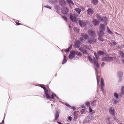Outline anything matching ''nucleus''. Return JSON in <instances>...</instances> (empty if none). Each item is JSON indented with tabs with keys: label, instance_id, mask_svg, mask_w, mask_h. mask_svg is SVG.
<instances>
[{
	"label": "nucleus",
	"instance_id": "f257e3e1",
	"mask_svg": "<svg viewBox=\"0 0 124 124\" xmlns=\"http://www.w3.org/2000/svg\"><path fill=\"white\" fill-rule=\"evenodd\" d=\"M86 49L89 50H90L89 48L87 45H82L81 47L79 48V50L83 54H88V53L86 50Z\"/></svg>",
	"mask_w": 124,
	"mask_h": 124
},
{
	"label": "nucleus",
	"instance_id": "f03ea898",
	"mask_svg": "<svg viewBox=\"0 0 124 124\" xmlns=\"http://www.w3.org/2000/svg\"><path fill=\"white\" fill-rule=\"evenodd\" d=\"M113 60V58L111 57H104L101 58V60L102 61L109 62Z\"/></svg>",
	"mask_w": 124,
	"mask_h": 124
},
{
	"label": "nucleus",
	"instance_id": "7ed1b4c3",
	"mask_svg": "<svg viewBox=\"0 0 124 124\" xmlns=\"http://www.w3.org/2000/svg\"><path fill=\"white\" fill-rule=\"evenodd\" d=\"M40 87L44 90L46 97L47 98H49L50 96L48 94V91L47 89L46 88L45 86L42 85H41Z\"/></svg>",
	"mask_w": 124,
	"mask_h": 124
},
{
	"label": "nucleus",
	"instance_id": "20e7f679",
	"mask_svg": "<svg viewBox=\"0 0 124 124\" xmlns=\"http://www.w3.org/2000/svg\"><path fill=\"white\" fill-rule=\"evenodd\" d=\"M88 33L90 36L93 37L95 35V31L93 30L89 29L88 31Z\"/></svg>",
	"mask_w": 124,
	"mask_h": 124
},
{
	"label": "nucleus",
	"instance_id": "39448f33",
	"mask_svg": "<svg viewBox=\"0 0 124 124\" xmlns=\"http://www.w3.org/2000/svg\"><path fill=\"white\" fill-rule=\"evenodd\" d=\"M79 25L81 27H83L85 26L87 23L86 21H85L84 22L79 20L78 22Z\"/></svg>",
	"mask_w": 124,
	"mask_h": 124
},
{
	"label": "nucleus",
	"instance_id": "423d86ee",
	"mask_svg": "<svg viewBox=\"0 0 124 124\" xmlns=\"http://www.w3.org/2000/svg\"><path fill=\"white\" fill-rule=\"evenodd\" d=\"M69 11V9L67 7H64L63 9H62L61 12L62 14L64 15L67 14Z\"/></svg>",
	"mask_w": 124,
	"mask_h": 124
},
{
	"label": "nucleus",
	"instance_id": "0eeeda50",
	"mask_svg": "<svg viewBox=\"0 0 124 124\" xmlns=\"http://www.w3.org/2000/svg\"><path fill=\"white\" fill-rule=\"evenodd\" d=\"M70 19L72 21L75 23H76L77 22L78 20L76 16H73L71 15H70Z\"/></svg>",
	"mask_w": 124,
	"mask_h": 124
},
{
	"label": "nucleus",
	"instance_id": "6e6552de",
	"mask_svg": "<svg viewBox=\"0 0 124 124\" xmlns=\"http://www.w3.org/2000/svg\"><path fill=\"white\" fill-rule=\"evenodd\" d=\"M96 39L95 38L90 39L88 41V43L90 44H93L95 43L96 42Z\"/></svg>",
	"mask_w": 124,
	"mask_h": 124
},
{
	"label": "nucleus",
	"instance_id": "1a4fd4ad",
	"mask_svg": "<svg viewBox=\"0 0 124 124\" xmlns=\"http://www.w3.org/2000/svg\"><path fill=\"white\" fill-rule=\"evenodd\" d=\"M92 23L94 26H97L100 24L99 21L96 19L93 20Z\"/></svg>",
	"mask_w": 124,
	"mask_h": 124
},
{
	"label": "nucleus",
	"instance_id": "9d476101",
	"mask_svg": "<svg viewBox=\"0 0 124 124\" xmlns=\"http://www.w3.org/2000/svg\"><path fill=\"white\" fill-rule=\"evenodd\" d=\"M74 53V51H73L70 52V54L69 56V57L70 59H72L73 58L75 57V55Z\"/></svg>",
	"mask_w": 124,
	"mask_h": 124
},
{
	"label": "nucleus",
	"instance_id": "9b49d317",
	"mask_svg": "<svg viewBox=\"0 0 124 124\" xmlns=\"http://www.w3.org/2000/svg\"><path fill=\"white\" fill-rule=\"evenodd\" d=\"M87 14L88 15H91L93 14L94 12L91 8H89L87 11Z\"/></svg>",
	"mask_w": 124,
	"mask_h": 124
},
{
	"label": "nucleus",
	"instance_id": "f8f14e48",
	"mask_svg": "<svg viewBox=\"0 0 124 124\" xmlns=\"http://www.w3.org/2000/svg\"><path fill=\"white\" fill-rule=\"evenodd\" d=\"M123 73L121 71H119L118 73V77L120 80L119 82H120L122 80L121 78L123 76Z\"/></svg>",
	"mask_w": 124,
	"mask_h": 124
},
{
	"label": "nucleus",
	"instance_id": "ddd939ff",
	"mask_svg": "<svg viewBox=\"0 0 124 124\" xmlns=\"http://www.w3.org/2000/svg\"><path fill=\"white\" fill-rule=\"evenodd\" d=\"M81 35L82 37L85 39H88V36L85 33H82L81 34Z\"/></svg>",
	"mask_w": 124,
	"mask_h": 124
},
{
	"label": "nucleus",
	"instance_id": "4468645a",
	"mask_svg": "<svg viewBox=\"0 0 124 124\" xmlns=\"http://www.w3.org/2000/svg\"><path fill=\"white\" fill-rule=\"evenodd\" d=\"M96 17L99 20L103 22L104 21L102 17L98 14H96Z\"/></svg>",
	"mask_w": 124,
	"mask_h": 124
},
{
	"label": "nucleus",
	"instance_id": "2eb2a0df",
	"mask_svg": "<svg viewBox=\"0 0 124 124\" xmlns=\"http://www.w3.org/2000/svg\"><path fill=\"white\" fill-rule=\"evenodd\" d=\"M110 113L111 115H114L115 114V110L112 107L110 108L109 110Z\"/></svg>",
	"mask_w": 124,
	"mask_h": 124
},
{
	"label": "nucleus",
	"instance_id": "dca6fc26",
	"mask_svg": "<svg viewBox=\"0 0 124 124\" xmlns=\"http://www.w3.org/2000/svg\"><path fill=\"white\" fill-rule=\"evenodd\" d=\"M99 29L100 30L104 31H105V28L104 25L102 23L101 24L100 27Z\"/></svg>",
	"mask_w": 124,
	"mask_h": 124
},
{
	"label": "nucleus",
	"instance_id": "f3484780",
	"mask_svg": "<svg viewBox=\"0 0 124 124\" xmlns=\"http://www.w3.org/2000/svg\"><path fill=\"white\" fill-rule=\"evenodd\" d=\"M104 31L100 30L99 33V36L102 38L104 35Z\"/></svg>",
	"mask_w": 124,
	"mask_h": 124
},
{
	"label": "nucleus",
	"instance_id": "a211bd4d",
	"mask_svg": "<svg viewBox=\"0 0 124 124\" xmlns=\"http://www.w3.org/2000/svg\"><path fill=\"white\" fill-rule=\"evenodd\" d=\"M59 116V113L58 111L56 110V113L55 115V119L56 120L57 119Z\"/></svg>",
	"mask_w": 124,
	"mask_h": 124
},
{
	"label": "nucleus",
	"instance_id": "6ab92c4d",
	"mask_svg": "<svg viewBox=\"0 0 124 124\" xmlns=\"http://www.w3.org/2000/svg\"><path fill=\"white\" fill-rule=\"evenodd\" d=\"M95 73H96V78L97 80V84H98L99 83V81L98 78V73H97V70L96 68H95Z\"/></svg>",
	"mask_w": 124,
	"mask_h": 124
},
{
	"label": "nucleus",
	"instance_id": "aec40b11",
	"mask_svg": "<svg viewBox=\"0 0 124 124\" xmlns=\"http://www.w3.org/2000/svg\"><path fill=\"white\" fill-rule=\"evenodd\" d=\"M97 53L100 56L104 55L105 54L104 53V52L102 51H99Z\"/></svg>",
	"mask_w": 124,
	"mask_h": 124
},
{
	"label": "nucleus",
	"instance_id": "412c9836",
	"mask_svg": "<svg viewBox=\"0 0 124 124\" xmlns=\"http://www.w3.org/2000/svg\"><path fill=\"white\" fill-rule=\"evenodd\" d=\"M75 45L76 47L78 48L80 46V42L79 41L75 43Z\"/></svg>",
	"mask_w": 124,
	"mask_h": 124
},
{
	"label": "nucleus",
	"instance_id": "4be33fe9",
	"mask_svg": "<svg viewBox=\"0 0 124 124\" xmlns=\"http://www.w3.org/2000/svg\"><path fill=\"white\" fill-rule=\"evenodd\" d=\"M74 52L75 55V54H76L78 56H81L82 55V54L79 52L78 51L76 52L74 51Z\"/></svg>",
	"mask_w": 124,
	"mask_h": 124
},
{
	"label": "nucleus",
	"instance_id": "5701e85b",
	"mask_svg": "<svg viewBox=\"0 0 124 124\" xmlns=\"http://www.w3.org/2000/svg\"><path fill=\"white\" fill-rule=\"evenodd\" d=\"M91 2H92L94 5H96L97 4L98 0H92Z\"/></svg>",
	"mask_w": 124,
	"mask_h": 124
},
{
	"label": "nucleus",
	"instance_id": "b1692460",
	"mask_svg": "<svg viewBox=\"0 0 124 124\" xmlns=\"http://www.w3.org/2000/svg\"><path fill=\"white\" fill-rule=\"evenodd\" d=\"M75 10L76 11V12L78 13V14H79L80 12H81V10L78 8H75Z\"/></svg>",
	"mask_w": 124,
	"mask_h": 124
},
{
	"label": "nucleus",
	"instance_id": "393cba45",
	"mask_svg": "<svg viewBox=\"0 0 124 124\" xmlns=\"http://www.w3.org/2000/svg\"><path fill=\"white\" fill-rule=\"evenodd\" d=\"M104 85V80L102 78H101V87L103 86Z\"/></svg>",
	"mask_w": 124,
	"mask_h": 124
},
{
	"label": "nucleus",
	"instance_id": "a878e982",
	"mask_svg": "<svg viewBox=\"0 0 124 124\" xmlns=\"http://www.w3.org/2000/svg\"><path fill=\"white\" fill-rule=\"evenodd\" d=\"M107 30L109 34H113L112 32L108 27H107Z\"/></svg>",
	"mask_w": 124,
	"mask_h": 124
},
{
	"label": "nucleus",
	"instance_id": "bb28decb",
	"mask_svg": "<svg viewBox=\"0 0 124 124\" xmlns=\"http://www.w3.org/2000/svg\"><path fill=\"white\" fill-rule=\"evenodd\" d=\"M67 3L69 4H71L72 5H74V4L73 2L71 0H67Z\"/></svg>",
	"mask_w": 124,
	"mask_h": 124
},
{
	"label": "nucleus",
	"instance_id": "cd10ccee",
	"mask_svg": "<svg viewBox=\"0 0 124 124\" xmlns=\"http://www.w3.org/2000/svg\"><path fill=\"white\" fill-rule=\"evenodd\" d=\"M57 0H50L49 2L52 3H54L57 2Z\"/></svg>",
	"mask_w": 124,
	"mask_h": 124
},
{
	"label": "nucleus",
	"instance_id": "c85d7f7f",
	"mask_svg": "<svg viewBox=\"0 0 124 124\" xmlns=\"http://www.w3.org/2000/svg\"><path fill=\"white\" fill-rule=\"evenodd\" d=\"M98 62V61H96V62H94V66H96L98 68H99V65Z\"/></svg>",
	"mask_w": 124,
	"mask_h": 124
},
{
	"label": "nucleus",
	"instance_id": "c756f323",
	"mask_svg": "<svg viewBox=\"0 0 124 124\" xmlns=\"http://www.w3.org/2000/svg\"><path fill=\"white\" fill-rule=\"evenodd\" d=\"M66 56L65 55L64 56V59L63 60L62 62V64H63L65 63L67 61V60L66 59Z\"/></svg>",
	"mask_w": 124,
	"mask_h": 124
},
{
	"label": "nucleus",
	"instance_id": "7c9ffc66",
	"mask_svg": "<svg viewBox=\"0 0 124 124\" xmlns=\"http://www.w3.org/2000/svg\"><path fill=\"white\" fill-rule=\"evenodd\" d=\"M119 54H120L122 58H124V54L121 51L119 52Z\"/></svg>",
	"mask_w": 124,
	"mask_h": 124
},
{
	"label": "nucleus",
	"instance_id": "2f4dec72",
	"mask_svg": "<svg viewBox=\"0 0 124 124\" xmlns=\"http://www.w3.org/2000/svg\"><path fill=\"white\" fill-rule=\"evenodd\" d=\"M61 6H63L64 5H65L66 4L64 0H62L61 1Z\"/></svg>",
	"mask_w": 124,
	"mask_h": 124
},
{
	"label": "nucleus",
	"instance_id": "473e14b6",
	"mask_svg": "<svg viewBox=\"0 0 124 124\" xmlns=\"http://www.w3.org/2000/svg\"><path fill=\"white\" fill-rule=\"evenodd\" d=\"M87 58L89 59V61H90L92 63L93 62L92 59L90 57V56H88Z\"/></svg>",
	"mask_w": 124,
	"mask_h": 124
},
{
	"label": "nucleus",
	"instance_id": "72a5a7b5",
	"mask_svg": "<svg viewBox=\"0 0 124 124\" xmlns=\"http://www.w3.org/2000/svg\"><path fill=\"white\" fill-rule=\"evenodd\" d=\"M94 55L95 57L96 58L97 60L99 58V56L98 54L95 52L94 53Z\"/></svg>",
	"mask_w": 124,
	"mask_h": 124
},
{
	"label": "nucleus",
	"instance_id": "f704fd0d",
	"mask_svg": "<svg viewBox=\"0 0 124 124\" xmlns=\"http://www.w3.org/2000/svg\"><path fill=\"white\" fill-rule=\"evenodd\" d=\"M54 8L57 10H58L59 9V6L58 5H55L54 6Z\"/></svg>",
	"mask_w": 124,
	"mask_h": 124
},
{
	"label": "nucleus",
	"instance_id": "c9c22d12",
	"mask_svg": "<svg viewBox=\"0 0 124 124\" xmlns=\"http://www.w3.org/2000/svg\"><path fill=\"white\" fill-rule=\"evenodd\" d=\"M96 100H94L91 103V105L93 106H95V105Z\"/></svg>",
	"mask_w": 124,
	"mask_h": 124
},
{
	"label": "nucleus",
	"instance_id": "e433bc0d",
	"mask_svg": "<svg viewBox=\"0 0 124 124\" xmlns=\"http://www.w3.org/2000/svg\"><path fill=\"white\" fill-rule=\"evenodd\" d=\"M98 40L100 41H103L104 40V39L103 38H101L100 37H99L98 38Z\"/></svg>",
	"mask_w": 124,
	"mask_h": 124
},
{
	"label": "nucleus",
	"instance_id": "4c0bfd02",
	"mask_svg": "<svg viewBox=\"0 0 124 124\" xmlns=\"http://www.w3.org/2000/svg\"><path fill=\"white\" fill-rule=\"evenodd\" d=\"M104 18H105V19H104V24H105L106 25L107 24V19H106V17H104Z\"/></svg>",
	"mask_w": 124,
	"mask_h": 124
},
{
	"label": "nucleus",
	"instance_id": "58836bf2",
	"mask_svg": "<svg viewBox=\"0 0 124 124\" xmlns=\"http://www.w3.org/2000/svg\"><path fill=\"white\" fill-rule=\"evenodd\" d=\"M122 93H121V95H122L123 94H124V87H123L122 89L121 90Z\"/></svg>",
	"mask_w": 124,
	"mask_h": 124
},
{
	"label": "nucleus",
	"instance_id": "ea45409f",
	"mask_svg": "<svg viewBox=\"0 0 124 124\" xmlns=\"http://www.w3.org/2000/svg\"><path fill=\"white\" fill-rule=\"evenodd\" d=\"M111 44L112 45L114 46L116 45V44L117 43L116 42H111Z\"/></svg>",
	"mask_w": 124,
	"mask_h": 124
},
{
	"label": "nucleus",
	"instance_id": "a19ab883",
	"mask_svg": "<svg viewBox=\"0 0 124 124\" xmlns=\"http://www.w3.org/2000/svg\"><path fill=\"white\" fill-rule=\"evenodd\" d=\"M93 61V63L95 62L96 61H98V60H96L95 57H93V58L92 59Z\"/></svg>",
	"mask_w": 124,
	"mask_h": 124
},
{
	"label": "nucleus",
	"instance_id": "79ce46f5",
	"mask_svg": "<svg viewBox=\"0 0 124 124\" xmlns=\"http://www.w3.org/2000/svg\"><path fill=\"white\" fill-rule=\"evenodd\" d=\"M114 95L115 97H116V98H118V94L116 93H115L114 94Z\"/></svg>",
	"mask_w": 124,
	"mask_h": 124
},
{
	"label": "nucleus",
	"instance_id": "37998d69",
	"mask_svg": "<svg viewBox=\"0 0 124 124\" xmlns=\"http://www.w3.org/2000/svg\"><path fill=\"white\" fill-rule=\"evenodd\" d=\"M62 17L64 19L65 21H66L67 20V18L66 17L64 16H62Z\"/></svg>",
	"mask_w": 124,
	"mask_h": 124
},
{
	"label": "nucleus",
	"instance_id": "c03bdc74",
	"mask_svg": "<svg viewBox=\"0 0 124 124\" xmlns=\"http://www.w3.org/2000/svg\"><path fill=\"white\" fill-rule=\"evenodd\" d=\"M90 103L89 102H86L85 103V104L88 107H89L90 106Z\"/></svg>",
	"mask_w": 124,
	"mask_h": 124
},
{
	"label": "nucleus",
	"instance_id": "a18cd8bd",
	"mask_svg": "<svg viewBox=\"0 0 124 124\" xmlns=\"http://www.w3.org/2000/svg\"><path fill=\"white\" fill-rule=\"evenodd\" d=\"M79 40L80 41H81V42H83L84 40L83 38L82 37H81L80 38Z\"/></svg>",
	"mask_w": 124,
	"mask_h": 124
},
{
	"label": "nucleus",
	"instance_id": "49530a36",
	"mask_svg": "<svg viewBox=\"0 0 124 124\" xmlns=\"http://www.w3.org/2000/svg\"><path fill=\"white\" fill-rule=\"evenodd\" d=\"M45 7L47 8H49L50 9H51V7L50 6H49L47 5L46 6H45Z\"/></svg>",
	"mask_w": 124,
	"mask_h": 124
},
{
	"label": "nucleus",
	"instance_id": "de8ad7c7",
	"mask_svg": "<svg viewBox=\"0 0 124 124\" xmlns=\"http://www.w3.org/2000/svg\"><path fill=\"white\" fill-rule=\"evenodd\" d=\"M47 99H50V98H51V99H54V96L53 95V94L52 95H51V97H50H50H49V98H47Z\"/></svg>",
	"mask_w": 124,
	"mask_h": 124
},
{
	"label": "nucleus",
	"instance_id": "09e8293b",
	"mask_svg": "<svg viewBox=\"0 0 124 124\" xmlns=\"http://www.w3.org/2000/svg\"><path fill=\"white\" fill-rule=\"evenodd\" d=\"M89 110L90 112H92L93 111L92 109L90 108V107H89Z\"/></svg>",
	"mask_w": 124,
	"mask_h": 124
},
{
	"label": "nucleus",
	"instance_id": "8fccbe9b",
	"mask_svg": "<svg viewBox=\"0 0 124 124\" xmlns=\"http://www.w3.org/2000/svg\"><path fill=\"white\" fill-rule=\"evenodd\" d=\"M68 119L69 120H70V121H71V120L72 118L70 116H69L68 117Z\"/></svg>",
	"mask_w": 124,
	"mask_h": 124
},
{
	"label": "nucleus",
	"instance_id": "3c124183",
	"mask_svg": "<svg viewBox=\"0 0 124 124\" xmlns=\"http://www.w3.org/2000/svg\"><path fill=\"white\" fill-rule=\"evenodd\" d=\"M105 63L104 62H102L101 64V66L102 67H103L105 65Z\"/></svg>",
	"mask_w": 124,
	"mask_h": 124
},
{
	"label": "nucleus",
	"instance_id": "603ef678",
	"mask_svg": "<svg viewBox=\"0 0 124 124\" xmlns=\"http://www.w3.org/2000/svg\"><path fill=\"white\" fill-rule=\"evenodd\" d=\"M118 103V102L116 100H115L114 101V103L115 104H116L117 103Z\"/></svg>",
	"mask_w": 124,
	"mask_h": 124
},
{
	"label": "nucleus",
	"instance_id": "864d4df0",
	"mask_svg": "<svg viewBox=\"0 0 124 124\" xmlns=\"http://www.w3.org/2000/svg\"><path fill=\"white\" fill-rule=\"evenodd\" d=\"M76 112H74V113L73 114V115L74 116V118H75V117H77V116H76L75 115H76Z\"/></svg>",
	"mask_w": 124,
	"mask_h": 124
},
{
	"label": "nucleus",
	"instance_id": "5fc2aeb1",
	"mask_svg": "<svg viewBox=\"0 0 124 124\" xmlns=\"http://www.w3.org/2000/svg\"><path fill=\"white\" fill-rule=\"evenodd\" d=\"M84 111V109H82L81 110L80 112L81 113H83V112Z\"/></svg>",
	"mask_w": 124,
	"mask_h": 124
},
{
	"label": "nucleus",
	"instance_id": "6e6d98bb",
	"mask_svg": "<svg viewBox=\"0 0 124 124\" xmlns=\"http://www.w3.org/2000/svg\"><path fill=\"white\" fill-rule=\"evenodd\" d=\"M71 107L73 110H75L76 109V108L74 107Z\"/></svg>",
	"mask_w": 124,
	"mask_h": 124
},
{
	"label": "nucleus",
	"instance_id": "4d7b16f0",
	"mask_svg": "<svg viewBox=\"0 0 124 124\" xmlns=\"http://www.w3.org/2000/svg\"><path fill=\"white\" fill-rule=\"evenodd\" d=\"M64 51L65 52H66V53H67L68 52H69V50H68V49L66 50H65Z\"/></svg>",
	"mask_w": 124,
	"mask_h": 124
},
{
	"label": "nucleus",
	"instance_id": "13d9d810",
	"mask_svg": "<svg viewBox=\"0 0 124 124\" xmlns=\"http://www.w3.org/2000/svg\"><path fill=\"white\" fill-rule=\"evenodd\" d=\"M103 86L101 87V91L103 92V91H104V90H103Z\"/></svg>",
	"mask_w": 124,
	"mask_h": 124
},
{
	"label": "nucleus",
	"instance_id": "bf43d9fd",
	"mask_svg": "<svg viewBox=\"0 0 124 124\" xmlns=\"http://www.w3.org/2000/svg\"><path fill=\"white\" fill-rule=\"evenodd\" d=\"M66 105L68 107H71V106L69 105L68 104H66Z\"/></svg>",
	"mask_w": 124,
	"mask_h": 124
},
{
	"label": "nucleus",
	"instance_id": "052dcab7",
	"mask_svg": "<svg viewBox=\"0 0 124 124\" xmlns=\"http://www.w3.org/2000/svg\"><path fill=\"white\" fill-rule=\"evenodd\" d=\"M88 122V121H86V120H85L84 121V123H87Z\"/></svg>",
	"mask_w": 124,
	"mask_h": 124
},
{
	"label": "nucleus",
	"instance_id": "680f3d73",
	"mask_svg": "<svg viewBox=\"0 0 124 124\" xmlns=\"http://www.w3.org/2000/svg\"><path fill=\"white\" fill-rule=\"evenodd\" d=\"M122 62L124 63V59H122L121 60Z\"/></svg>",
	"mask_w": 124,
	"mask_h": 124
},
{
	"label": "nucleus",
	"instance_id": "e2e57ef3",
	"mask_svg": "<svg viewBox=\"0 0 124 124\" xmlns=\"http://www.w3.org/2000/svg\"><path fill=\"white\" fill-rule=\"evenodd\" d=\"M17 25H19L20 24V23H18L17 22H16Z\"/></svg>",
	"mask_w": 124,
	"mask_h": 124
},
{
	"label": "nucleus",
	"instance_id": "0e129e2a",
	"mask_svg": "<svg viewBox=\"0 0 124 124\" xmlns=\"http://www.w3.org/2000/svg\"><path fill=\"white\" fill-rule=\"evenodd\" d=\"M58 123L59 124H62L61 122H58Z\"/></svg>",
	"mask_w": 124,
	"mask_h": 124
},
{
	"label": "nucleus",
	"instance_id": "69168bd1",
	"mask_svg": "<svg viewBox=\"0 0 124 124\" xmlns=\"http://www.w3.org/2000/svg\"><path fill=\"white\" fill-rule=\"evenodd\" d=\"M72 46L71 45L69 47V48H70V49L71 48Z\"/></svg>",
	"mask_w": 124,
	"mask_h": 124
},
{
	"label": "nucleus",
	"instance_id": "338daca9",
	"mask_svg": "<svg viewBox=\"0 0 124 124\" xmlns=\"http://www.w3.org/2000/svg\"><path fill=\"white\" fill-rule=\"evenodd\" d=\"M122 47L124 48V45H122Z\"/></svg>",
	"mask_w": 124,
	"mask_h": 124
},
{
	"label": "nucleus",
	"instance_id": "774afa93",
	"mask_svg": "<svg viewBox=\"0 0 124 124\" xmlns=\"http://www.w3.org/2000/svg\"><path fill=\"white\" fill-rule=\"evenodd\" d=\"M68 49V50H69V51H70V48H69V47H68V49Z\"/></svg>",
	"mask_w": 124,
	"mask_h": 124
}]
</instances>
